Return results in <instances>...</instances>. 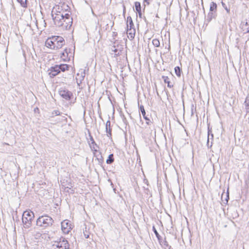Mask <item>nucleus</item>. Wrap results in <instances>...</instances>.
I'll list each match as a JSON object with an SVG mask.
<instances>
[{
    "mask_svg": "<svg viewBox=\"0 0 249 249\" xmlns=\"http://www.w3.org/2000/svg\"><path fill=\"white\" fill-rule=\"evenodd\" d=\"M54 24L58 26L61 27L63 30H69L72 24V18L69 13L57 14L51 16Z\"/></svg>",
    "mask_w": 249,
    "mask_h": 249,
    "instance_id": "f257e3e1",
    "label": "nucleus"
},
{
    "mask_svg": "<svg viewBox=\"0 0 249 249\" xmlns=\"http://www.w3.org/2000/svg\"><path fill=\"white\" fill-rule=\"evenodd\" d=\"M36 225L46 228L53 225L54 220L48 215H43L39 216L36 220Z\"/></svg>",
    "mask_w": 249,
    "mask_h": 249,
    "instance_id": "f03ea898",
    "label": "nucleus"
},
{
    "mask_svg": "<svg viewBox=\"0 0 249 249\" xmlns=\"http://www.w3.org/2000/svg\"><path fill=\"white\" fill-rule=\"evenodd\" d=\"M69 68L70 66L67 64L56 65L51 68L49 74L51 77H53L57 75L61 71L64 72L66 71L69 70Z\"/></svg>",
    "mask_w": 249,
    "mask_h": 249,
    "instance_id": "7ed1b4c3",
    "label": "nucleus"
},
{
    "mask_svg": "<svg viewBox=\"0 0 249 249\" xmlns=\"http://www.w3.org/2000/svg\"><path fill=\"white\" fill-rule=\"evenodd\" d=\"M34 217V213L31 211H25L22 214V221L25 228H29L31 226L32 222Z\"/></svg>",
    "mask_w": 249,
    "mask_h": 249,
    "instance_id": "20e7f679",
    "label": "nucleus"
},
{
    "mask_svg": "<svg viewBox=\"0 0 249 249\" xmlns=\"http://www.w3.org/2000/svg\"><path fill=\"white\" fill-rule=\"evenodd\" d=\"M53 246L55 247V249H69L70 248V244L68 241L63 237L54 241Z\"/></svg>",
    "mask_w": 249,
    "mask_h": 249,
    "instance_id": "39448f33",
    "label": "nucleus"
},
{
    "mask_svg": "<svg viewBox=\"0 0 249 249\" xmlns=\"http://www.w3.org/2000/svg\"><path fill=\"white\" fill-rule=\"evenodd\" d=\"M51 39L54 41L55 49H60L65 44V40L62 36H52Z\"/></svg>",
    "mask_w": 249,
    "mask_h": 249,
    "instance_id": "423d86ee",
    "label": "nucleus"
},
{
    "mask_svg": "<svg viewBox=\"0 0 249 249\" xmlns=\"http://www.w3.org/2000/svg\"><path fill=\"white\" fill-rule=\"evenodd\" d=\"M59 94L62 98L67 101H70L73 98V93L65 89H60Z\"/></svg>",
    "mask_w": 249,
    "mask_h": 249,
    "instance_id": "0eeeda50",
    "label": "nucleus"
},
{
    "mask_svg": "<svg viewBox=\"0 0 249 249\" xmlns=\"http://www.w3.org/2000/svg\"><path fill=\"white\" fill-rule=\"evenodd\" d=\"M115 44H116L115 43ZM124 49L123 46L120 44H114L111 48L112 52H114V57L120 55Z\"/></svg>",
    "mask_w": 249,
    "mask_h": 249,
    "instance_id": "6e6552de",
    "label": "nucleus"
},
{
    "mask_svg": "<svg viewBox=\"0 0 249 249\" xmlns=\"http://www.w3.org/2000/svg\"><path fill=\"white\" fill-rule=\"evenodd\" d=\"M71 229V224L69 220H65L61 222V230L63 233H69Z\"/></svg>",
    "mask_w": 249,
    "mask_h": 249,
    "instance_id": "1a4fd4ad",
    "label": "nucleus"
},
{
    "mask_svg": "<svg viewBox=\"0 0 249 249\" xmlns=\"http://www.w3.org/2000/svg\"><path fill=\"white\" fill-rule=\"evenodd\" d=\"M68 51L70 53V49H65L64 52L61 54L60 58L64 61H69L71 60L72 53H70V56H68Z\"/></svg>",
    "mask_w": 249,
    "mask_h": 249,
    "instance_id": "9d476101",
    "label": "nucleus"
},
{
    "mask_svg": "<svg viewBox=\"0 0 249 249\" xmlns=\"http://www.w3.org/2000/svg\"><path fill=\"white\" fill-rule=\"evenodd\" d=\"M62 11V9L61 7H60L59 5H55L52 9L51 16H53L54 15H56L57 14H65V12Z\"/></svg>",
    "mask_w": 249,
    "mask_h": 249,
    "instance_id": "9b49d317",
    "label": "nucleus"
},
{
    "mask_svg": "<svg viewBox=\"0 0 249 249\" xmlns=\"http://www.w3.org/2000/svg\"><path fill=\"white\" fill-rule=\"evenodd\" d=\"M140 110H141V111L142 112V114L143 117L146 121V124L148 125L150 124V123H151V121H150L149 118H148L147 116H146V112H145L143 106L141 105L140 107Z\"/></svg>",
    "mask_w": 249,
    "mask_h": 249,
    "instance_id": "f8f14e48",
    "label": "nucleus"
},
{
    "mask_svg": "<svg viewBox=\"0 0 249 249\" xmlns=\"http://www.w3.org/2000/svg\"><path fill=\"white\" fill-rule=\"evenodd\" d=\"M45 46L52 49H55L54 41L51 39V37H49L45 42Z\"/></svg>",
    "mask_w": 249,
    "mask_h": 249,
    "instance_id": "ddd939ff",
    "label": "nucleus"
},
{
    "mask_svg": "<svg viewBox=\"0 0 249 249\" xmlns=\"http://www.w3.org/2000/svg\"><path fill=\"white\" fill-rule=\"evenodd\" d=\"M135 32L136 31L135 28H133L132 29H128V30L127 29V36L130 40H132L134 38Z\"/></svg>",
    "mask_w": 249,
    "mask_h": 249,
    "instance_id": "4468645a",
    "label": "nucleus"
},
{
    "mask_svg": "<svg viewBox=\"0 0 249 249\" xmlns=\"http://www.w3.org/2000/svg\"><path fill=\"white\" fill-rule=\"evenodd\" d=\"M216 16H217L216 12L210 11V12L208 13V15L207 16L206 21L208 22H210L213 18H216Z\"/></svg>",
    "mask_w": 249,
    "mask_h": 249,
    "instance_id": "2eb2a0df",
    "label": "nucleus"
},
{
    "mask_svg": "<svg viewBox=\"0 0 249 249\" xmlns=\"http://www.w3.org/2000/svg\"><path fill=\"white\" fill-rule=\"evenodd\" d=\"M106 132L108 137L111 136V129L110 128V121L108 120L106 123Z\"/></svg>",
    "mask_w": 249,
    "mask_h": 249,
    "instance_id": "dca6fc26",
    "label": "nucleus"
},
{
    "mask_svg": "<svg viewBox=\"0 0 249 249\" xmlns=\"http://www.w3.org/2000/svg\"><path fill=\"white\" fill-rule=\"evenodd\" d=\"M127 29H132L134 28V24L132 21V19L131 17L129 16L127 17Z\"/></svg>",
    "mask_w": 249,
    "mask_h": 249,
    "instance_id": "f3484780",
    "label": "nucleus"
},
{
    "mask_svg": "<svg viewBox=\"0 0 249 249\" xmlns=\"http://www.w3.org/2000/svg\"><path fill=\"white\" fill-rule=\"evenodd\" d=\"M162 79L165 83L167 84V87L168 88H171L173 87V85L171 84L169 78L168 76H162Z\"/></svg>",
    "mask_w": 249,
    "mask_h": 249,
    "instance_id": "a211bd4d",
    "label": "nucleus"
},
{
    "mask_svg": "<svg viewBox=\"0 0 249 249\" xmlns=\"http://www.w3.org/2000/svg\"><path fill=\"white\" fill-rule=\"evenodd\" d=\"M244 105L246 114H248L249 113V97H246Z\"/></svg>",
    "mask_w": 249,
    "mask_h": 249,
    "instance_id": "6ab92c4d",
    "label": "nucleus"
},
{
    "mask_svg": "<svg viewBox=\"0 0 249 249\" xmlns=\"http://www.w3.org/2000/svg\"><path fill=\"white\" fill-rule=\"evenodd\" d=\"M208 139H207V144L208 145V147H209V139H210V135L211 134V139H213V134L212 133V131H211V129H210L209 127H208ZM212 146V144L210 146V147H211Z\"/></svg>",
    "mask_w": 249,
    "mask_h": 249,
    "instance_id": "aec40b11",
    "label": "nucleus"
},
{
    "mask_svg": "<svg viewBox=\"0 0 249 249\" xmlns=\"http://www.w3.org/2000/svg\"><path fill=\"white\" fill-rule=\"evenodd\" d=\"M175 72L176 75L178 77H180L181 76V73L182 72L181 69L178 66L176 67L175 68Z\"/></svg>",
    "mask_w": 249,
    "mask_h": 249,
    "instance_id": "412c9836",
    "label": "nucleus"
},
{
    "mask_svg": "<svg viewBox=\"0 0 249 249\" xmlns=\"http://www.w3.org/2000/svg\"><path fill=\"white\" fill-rule=\"evenodd\" d=\"M160 243L161 245L164 248V249H171V247L169 245L168 242L166 240H164L163 242Z\"/></svg>",
    "mask_w": 249,
    "mask_h": 249,
    "instance_id": "4be33fe9",
    "label": "nucleus"
},
{
    "mask_svg": "<svg viewBox=\"0 0 249 249\" xmlns=\"http://www.w3.org/2000/svg\"><path fill=\"white\" fill-rule=\"evenodd\" d=\"M217 10V4L214 2H212L210 4V11H215Z\"/></svg>",
    "mask_w": 249,
    "mask_h": 249,
    "instance_id": "5701e85b",
    "label": "nucleus"
},
{
    "mask_svg": "<svg viewBox=\"0 0 249 249\" xmlns=\"http://www.w3.org/2000/svg\"><path fill=\"white\" fill-rule=\"evenodd\" d=\"M113 154H110L106 160L107 164H111L114 161Z\"/></svg>",
    "mask_w": 249,
    "mask_h": 249,
    "instance_id": "b1692460",
    "label": "nucleus"
},
{
    "mask_svg": "<svg viewBox=\"0 0 249 249\" xmlns=\"http://www.w3.org/2000/svg\"><path fill=\"white\" fill-rule=\"evenodd\" d=\"M85 76V72H83L80 76L79 78H76L77 79V82L78 85H80L82 83V81L84 80V78Z\"/></svg>",
    "mask_w": 249,
    "mask_h": 249,
    "instance_id": "393cba45",
    "label": "nucleus"
},
{
    "mask_svg": "<svg viewBox=\"0 0 249 249\" xmlns=\"http://www.w3.org/2000/svg\"><path fill=\"white\" fill-rule=\"evenodd\" d=\"M152 44L156 47H159L160 46V42L159 40L156 38L153 39Z\"/></svg>",
    "mask_w": 249,
    "mask_h": 249,
    "instance_id": "a878e982",
    "label": "nucleus"
},
{
    "mask_svg": "<svg viewBox=\"0 0 249 249\" xmlns=\"http://www.w3.org/2000/svg\"><path fill=\"white\" fill-rule=\"evenodd\" d=\"M23 7H27V0H17Z\"/></svg>",
    "mask_w": 249,
    "mask_h": 249,
    "instance_id": "bb28decb",
    "label": "nucleus"
},
{
    "mask_svg": "<svg viewBox=\"0 0 249 249\" xmlns=\"http://www.w3.org/2000/svg\"><path fill=\"white\" fill-rule=\"evenodd\" d=\"M152 230H153V231H154V233L155 234L156 237H157L158 239L160 242V239L161 237L160 235V234H159L158 232L157 231L154 226H153Z\"/></svg>",
    "mask_w": 249,
    "mask_h": 249,
    "instance_id": "cd10ccee",
    "label": "nucleus"
},
{
    "mask_svg": "<svg viewBox=\"0 0 249 249\" xmlns=\"http://www.w3.org/2000/svg\"><path fill=\"white\" fill-rule=\"evenodd\" d=\"M96 157L99 162H101V163H102L104 161V159L101 155V153H99V154L96 155Z\"/></svg>",
    "mask_w": 249,
    "mask_h": 249,
    "instance_id": "c85d7f7f",
    "label": "nucleus"
},
{
    "mask_svg": "<svg viewBox=\"0 0 249 249\" xmlns=\"http://www.w3.org/2000/svg\"><path fill=\"white\" fill-rule=\"evenodd\" d=\"M135 6L136 11H140L141 10V6L140 2L136 1L135 3Z\"/></svg>",
    "mask_w": 249,
    "mask_h": 249,
    "instance_id": "c756f323",
    "label": "nucleus"
},
{
    "mask_svg": "<svg viewBox=\"0 0 249 249\" xmlns=\"http://www.w3.org/2000/svg\"><path fill=\"white\" fill-rule=\"evenodd\" d=\"M60 115V112L59 110H53L52 113H51V115L50 116V117H53L54 115L55 116H57V115Z\"/></svg>",
    "mask_w": 249,
    "mask_h": 249,
    "instance_id": "7c9ffc66",
    "label": "nucleus"
},
{
    "mask_svg": "<svg viewBox=\"0 0 249 249\" xmlns=\"http://www.w3.org/2000/svg\"><path fill=\"white\" fill-rule=\"evenodd\" d=\"M222 5L223 7L226 10L227 13L229 14L230 13V9L228 8L226 4L223 1L221 2Z\"/></svg>",
    "mask_w": 249,
    "mask_h": 249,
    "instance_id": "2f4dec72",
    "label": "nucleus"
},
{
    "mask_svg": "<svg viewBox=\"0 0 249 249\" xmlns=\"http://www.w3.org/2000/svg\"><path fill=\"white\" fill-rule=\"evenodd\" d=\"M90 138V142H91V144H94L95 145L96 147H98V146L97 145V144L96 143V142H95L93 137L92 136H91V135L89 134V135Z\"/></svg>",
    "mask_w": 249,
    "mask_h": 249,
    "instance_id": "473e14b6",
    "label": "nucleus"
},
{
    "mask_svg": "<svg viewBox=\"0 0 249 249\" xmlns=\"http://www.w3.org/2000/svg\"><path fill=\"white\" fill-rule=\"evenodd\" d=\"M89 146L92 151H94L95 152L98 151V150L95 148V147H97L95 145L91 144L89 143Z\"/></svg>",
    "mask_w": 249,
    "mask_h": 249,
    "instance_id": "72a5a7b5",
    "label": "nucleus"
},
{
    "mask_svg": "<svg viewBox=\"0 0 249 249\" xmlns=\"http://www.w3.org/2000/svg\"><path fill=\"white\" fill-rule=\"evenodd\" d=\"M85 229H86L85 231H84V235L86 238H88L89 237V233L86 230V229H87L86 227Z\"/></svg>",
    "mask_w": 249,
    "mask_h": 249,
    "instance_id": "f704fd0d",
    "label": "nucleus"
},
{
    "mask_svg": "<svg viewBox=\"0 0 249 249\" xmlns=\"http://www.w3.org/2000/svg\"><path fill=\"white\" fill-rule=\"evenodd\" d=\"M229 199V192L228 191L227 193V195H226V198H225V201H226V203H228Z\"/></svg>",
    "mask_w": 249,
    "mask_h": 249,
    "instance_id": "c9c22d12",
    "label": "nucleus"
},
{
    "mask_svg": "<svg viewBox=\"0 0 249 249\" xmlns=\"http://www.w3.org/2000/svg\"><path fill=\"white\" fill-rule=\"evenodd\" d=\"M123 122L126 125H127V124H128V122H127V121L126 120V119L125 118H124L123 119Z\"/></svg>",
    "mask_w": 249,
    "mask_h": 249,
    "instance_id": "e433bc0d",
    "label": "nucleus"
},
{
    "mask_svg": "<svg viewBox=\"0 0 249 249\" xmlns=\"http://www.w3.org/2000/svg\"><path fill=\"white\" fill-rule=\"evenodd\" d=\"M137 12L138 13L139 17L140 18H142V12H141V10H140V11H137Z\"/></svg>",
    "mask_w": 249,
    "mask_h": 249,
    "instance_id": "4c0bfd02",
    "label": "nucleus"
},
{
    "mask_svg": "<svg viewBox=\"0 0 249 249\" xmlns=\"http://www.w3.org/2000/svg\"><path fill=\"white\" fill-rule=\"evenodd\" d=\"M246 33H249V27L247 28Z\"/></svg>",
    "mask_w": 249,
    "mask_h": 249,
    "instance_id": "58836bf2",
    "label": "nucleus"
},
{
    "mask_svg": "<svg viewBox=\"0 0 249 249\" xmlns=\"http://www.w3.org/2000/svg\"><path fill=\"white\" fill-rule=\"evenodd\" d=\"M148 0H144V1L146 2L147 3V4H149V2H148Z\"/></svg>",
    "mask_w": 249,
    "mask_h": 249,
    "instance_id": "ea45409f",
    "label": "nucleus"
},
{
    "mask_svg": "<svg viewBox=\"0 0 249 249\" xmlns=\"http://www.w3.org/2000/svg\"><path fill=\"white\" fill-rule=\"evenodd\" d=\"M70 53H71V49H70V53H69V51H68V56H70Z\"/></svg>",
    "mask_w": 249,
    "mask_h": 249,
    "instance_id": "a19ab883",
    "label": "nucleus"
},
{
    "mask_svg": "<svg viewBox=\"0 0 249 249\" xmlns=\"http://www.w3.org/2000/svg\"><path fill=\"white\" fill-rule=\"evenodd\" d=\"M75 100H76V98H75L74 100L72 102H71V103L73 104L75 102Z\"/></svg>",
    "mask_w": 249,
    "mask_h": 249,
    "instance_id": "79ce46f5",
    "label": "nucleus"
},
{
    "mask_svg": "<svg viewBox=\"0 0 249 249\" xmlns=\"http://www.w3.org/2000/svg\"><path fill=\"white\" fill-rule=\"evenodd\" d=\"M223 194H222V195L221 196V199H222V201H223Z\"/></svg>",
    "mask_w": 249,
    "mask_h": 249,
    "instance_id": "37998d69",
    "label": "nucleus"
},
{
    "mask_svg": "<svg viewBox=\"0 0 249 249\" xmlns=\"http://www.w3.org/2000/svg\"><path fill=\"white\" fill-rule=\"evenodd\" d=\"M156 17L159 18V16H158V14H157V15H156Z\"/></svg>",
    "mask_w": 249,
    "mask_h": 249,
    "instance_id": "c03bdc74",
    "label": "nucleus"
},
{
    "mask_svg": "<svg viewBox=\"0 0 249 249\" xmlns=\"http://www.w3.org/2000/svg\"><path fill=\"white\" fill-rule=\"evenodd\" d=\"M139 116H140V117L141 118V114L140 113H139Z\"/></svg>",
    "mask_w": 249,
    "mask_h": 249,
    "instance_id": "a18cd8bd",
    "label": "nucleus"
},
{
    "mask_svg": "<svg viewBox=\"0 0 249 249\" xmlns=\"http://www.w3.org/2000/svg\"><path fill=\"white\" fill-rule=\"evenodd\" d=\"M170 46H169V48H168V49H170Z\"/></svg>",
    "mask_w": 249,
    "mask_h": 249,
    "instance_id": "49530a36",
    "label": "nucleus"
},
{
    "mask_svg": "<svg viewBox=\"0 0 249 249\" xmlns=\"http://www.w3.org/2000/svg\"><path fill=\"white\" fill-rule=\"evenodd\" d=\"M77 75L78 76H79V73H78V74H77Z\"/></svg>",
    "mask_w": 249,
    "mask_h": 249,
    "instance_id": "de8ad7c7",
    "label": "nucleus"
}]
</instances>
